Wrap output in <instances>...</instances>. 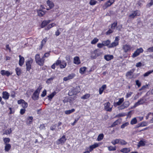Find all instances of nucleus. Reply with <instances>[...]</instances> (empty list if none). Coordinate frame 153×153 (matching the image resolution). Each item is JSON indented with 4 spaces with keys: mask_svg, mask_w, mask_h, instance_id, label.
<instances>
[{
    "mask_svg": "<svg viewBox=\"0 0 153 153\" xmlns=\"http://www.w3.org/2000/svg\"><path fill=\"white\" fill-rule=\"evenodd\" d=\"M67 65L66 62L64 60L62 61H61V63L60 64V68L61 69L65 68Z\"/></svg>",
    "mask_w": 153,
    "mask_h": 153,
    "instance_id": "nucleus-26",
    "label": "nucleus"
},
{
    "mask_svg": "<svg viewBox=\"0 0 153 153\" xmlns=\"http://www.w3.org/2000/svg\"><path fill=\"white\" fill-rule=\"evenodd\" d=\"M74 63L76 65H79L81 63L80 60L79 56L75 57L73 59Z\"/></svg>",
    "mask_w": 153,
    "mask_h": 153,
    "instance_id": "nucleus-19",
    "label": "nucleus"
},
{
    "mask_svg": "<svg viewBox=\"0 0 153 153\" xmlns=\"http://www.w3.org/2000/svg\"><path fill=\"white\" fill-rule=\"evenodd\" d=\"M108 149L109 151H114L116 150V147H113L112 146H110L108 147Z\"/></svg>",
    "mask_w": 153,
    "mask_h": 153,
    "instance_id": "nucleus-45",
    "label": "nucleus"
},
{
    "mask_svg": "<svg viewBox=\"0 0 153 153\" xmlns=\"http://www.w3.org/2000/svg\"><path fill=\"white\" fill-rule=\"evenodd\" d=\"M1 74L2 76H9L11 75L12 73H10L8 71H5L4 70H2L1 71Z\"/></svg>",
    "mask_w": 153,
    "mask_h": 153,
    "instance_id": "nucleus-17",
    "label": "nucleus"
},
{
    "mask_svg": "<svg viewBox=\"0 0 153 153\" xmlns=\"http://www.w3.org/2000/svg\"><path fill=\"white\" fill-rule=\"evenodd\" d=\"M17 103L21 105V106L23 108L25 109L28 106L27 103L23 100L21 99L18 100Z\"/></svg>",
    "mask_w": 153,
    "mask_h": 153,
    "instance_id": "nucleus-9",
    "label": "nucleus"
},
{
    "mask_svg": "<svg viewBox=\"0 0 153 153\" xmlns=\"http://www.w3.org/2000/svg\"><path fill=\"white\" fill-rule=\"evenodd\" d=\"M47 41V39L46 38L43 39L41 42V45L40 46V49H41L42 48L43 46L45 44Z\"/></svg>",
    "mask_w": 153,
    "mask_h": 153,
    "instance_id": "nucleus-38",
    "label": "nucleus"
},
{
    "mask_svg": "<svg viewBox=\"0 0 153 153\" xmlns=\"http://www.w3.org/2000/svg\"><path fill=\"white\" fill-rule=\"evenodd\" d=\"M47 3L50 7V9L52 8L54 6V3L51 1L48 0L47 1Z\"/></svg>",
    "mask_w": 153,
    "mask_h": 153,
    "instance_id": "nucleus-29",
    "label": "nucleus"
},
{
    "mask_svg": "<svg viewBox=\"0 0 153 153\" xmlns=\"http://www.w3.org/2000/svg\"><path fill=\"white\" fill-rule=\"evenodd\" d=\"M99 145V143H95L94 144L90 146L89 147V152H91L94 149L98 147Z\"/></svg>",
    "mask_w": 153,
    "mask_h": 153,
    "instance_id": "nucleus-20",
    "label": "nucleus"
},
{
    "mask_svg": "<svg viewBox=\"0 0 153 153\" xmlns=\"http://www.w3.org/2000/svg\"><path fill=\"white\" fill-rule=\"evenodd\" d=\"M54 78V77H52L48 79L47 80L46 83L48 84L50 83L51 82V81L53 80Z\"/></svg>",
    "mask_w": 153,
    "mask_h": 153,
    "instance_id": "nucleus-54",
    "label": "nucleus"
},
{
    "mask_svg": "<svg viewBox=\"0 0 153 153\" xmlns=\"http://www.w3.org/2000/svg\"><path fill=\"white\" fill-rule=\"evenodd\" d=\"M146 101V100L144 97L141 98L134 104L133 106V108H135L140 105L143 104Z\"/></svg>",
    "mask_w": 153,
    "mask_h": 153,
    "instance_id": "nucleus-5",
    "label": "nucleus"
},
{
    "mask_svg": "<svg viewBox=\"0 0 153 153\" xmlns=\"http://www.w3.org/2000/svg\"><path fill=\"white\" fill-rule=\"evenodd\" d=\"M66 140L65 135H63L59 139L56 141V143L57 145L63 144Z\"/></svg>",
    "mask_w": 153,
    "mask_h": 153,
    "instance_id": "nucleus-10",
    "label": "nucleus"
},
{
    "mask_svg": "<svg viewBox=\"0 0 153 153\" xmlns=\"http://www.w3.org/2000/svg\"><path fill=\"white\" fill-rule=\"evenodd\" d=\"M137 120L135 117L133 118L131 121L130 123L131 125L136 124L137 123Z\"/></svg>",
    "mask_w": 153,
    "mask_h": 153,
    "instance_id": "nucleus-47",
    "label": "nucleus"
},
{
    "mask_svg": "<svg viewBox=\"0 0 153 153\" xmlns=\"http://www.w3.org/2000/svg\"><path fill=\"white\" fill-rule=\"evenodd\" d=\"M51 22L50 20L44 21L41 25V27L43 28Z\"/></svg>",
    "mask_w": 153,
    "mask_h": 153,
    "instance_id": "nucleus-25",
    "label": "nucleus"
},
{
    "mask_svg": "<svg viewBox=\"0 0 153 153\" xmlns=\"http://www.w3.org/2000/svg\"><path fill=\"white\" fill-rule=\"evenodd\" d=\"M153 72V71H152V70H150L148 71L147 72L145 73L143 75V76L144 77H147L150 74H152Z\"/></svg>",
    "mask_w": 153,
    "mask_h": 153,
    "instance_id": "nucleus-44",
    "label": "nucleus"
},
{
    "mask_svg": "<svg viewBox=\"0 0 153 153\" xmlns=\"http://www.w3.org/2000/svg\"><path fill=\"white\" fill-rule=\"evenodd\" d=\"M121 122V119H118L114 122L113 124L111 126V127H113L115 126L116 125H117L120 123Z\"/></svg>",
    "mask_w": 153,
    "mask_h": 153,
    "instance_id": "nucleus-22",
    "label": "nucleus"
},
{
    "mask_svg": "<svg viewBox=\"0 0 153 153\" xmlns=\"http://www.w3.org/2000/svg\"><path fill=\"white\" fill-rule=\"evenodd\" d=\"M49 53H50V52L46 53H45L44 55L42 56L43 57V58H44V59L45 58H47L50 55Z\"/></svg>",
    "mask_w": 153,
    "mask_h": 153,
    "instance_id": "nucleus-56",
    "label": "nucleus"
},
{
    "mask_svg": "<svg viewBox=\"0 0 153 153\" xmlns=\"http://www.w3.org/2000/svg\"><path fill=\"white\" fill-rule=\"evenodd\" d=\"M56 92L54 91L50 95L48 96L49 100H51V99L56 94Z\"/></svg>",
    "mask_w": 153,
    "mask_h": 153,
    "instance_id": "nucleus-43",
    "label": "nucleus"
},
{
    "mask_svg": "<svg viewBox=\"0 0 153 153\" xmlns=\"http://www.w3.org/2000/svg\"><path fill=\"white\" fill-rule=\"evenodd\" d=\"M33 62V60L30 59L29 60L26 62V70L27 71H29L31 69V65Z\"/></svg>",
    "mask_w": 153,
    "mask_h": 153,
    "instance_id": "nucleus-13",
    "label": "nucleus"
},
{
    "mask_svg": "<svg viewBox=\"0 0 153 153\" xmlns=\"http://www.w3.org/2000/svg\"><path fill=\"white\" fill-rule=\"evenodd\" d=\"M26 110L25 108H22L21 109L20 111V114H23L25 112Z\"/></svg>",
    "mask_w": 153,
    "mask_h": 153,
    "instance_id": "nucleus-58",
    "label": "nucleus"
},
{
    "mask_svg": "<svg viewBox=\"0 0 153 153\" xmlns=\"http://www.w3.org/2000/svg\"><path fill=\"white\" fill-rule=\"evenodd\" d=\"M96 2L97 1L94 0H91L89 3L91 5H94L96 4Z\"/></svg>",
    "mask_w": 153,
    "mask_h": 153,
    "instance_id": "nucleus-57",
    "label": "nucleus"
},
{
    "mask_svg": "<svg viewBox=\"0 0 153 153\" xmlns=\"http://www.w3.org/2000/svg\"><path fill=\"white\" fill-rule=\"evenodd\" d=\"M111 143L113 145L119 144L121 145H125L127 144V142L124 140L121 139H116L111 141Z\"/></svg>",
    "mask_w": 153,
    "mask_h": 153,
    "instance_id": "nucleus-3",
    "label": "nucleus"
},
{
    "mask_svg": "<svg viewBox=\"0 0 153 153\" xmlns=\"http://www.w3.org/2000/svg\"><path fill=\"white\" fill-rule=\"evenodd\" d=\"M104 46V45L102 42V43H98L97 44V47L99 48H102Z\"/></svg>",
    "mask_w": 153,
    "mask_h": 153,
    "instance_id": "nucleus-63",
    "label": "nucleus"
},
{
    "mask_svg": "<svg viewBox=\"0 0 153 153\" xmlns=\"http://www.w3.org/2000/svg\"><path fill=\"white\" fill-rule=\"evenodd\" d=\"M125 108H126V107H125V106L123 104L122 105H121L118 107V109L119 110H122L123 109H124Z\"/></svg>",
    "mask_w": 153,
    "mask_h": 153,
    "instance_id": "nucleus-51",
    "label": "nucleus"
},
{
    "mask_svg": "<svg viewBox=\"0 0 153 153\" xmlns=\"http://www.w3.org/2000/svg\"><path fill=\"white\" fill-rule=\"evenodd\" d=\"M119 39L118 37H116L114 41L111 44L109 45L108 47L109 48H111L117 46L119 44Z\"/></svg>",
    "mask_w": 153,
    "mask_h": 153,
    "instance_id": "nucleus-8",
    "label": "nucleus"
},
{
    "mask_svg": "<svg viewBox=\"0 0 153 153\" xmlns=\"http://www.w3.org/2000/svg\"><path fill=\"white\" fill-rule=\"evenodd\" d=\"M118 100H119L117 102H114L113 105L115 107L120 105L124 101V99L123 97L119 98Z\"/></svg>",
    "mask_w": 153,
    "mask_h": 153,
    "instance_id": "nucleus-15",
    "label": "nucleus"
},
{
    "mask_svg": "<svg viewBox=\"0 0 153 153\" xmlns=\"http://www.w3.org/2000/svg\"><path fill=\"white\" fill-rule=\"evenodd\" d=\"M153 4V0H151L150 2L148 4L146 5V7H150Z\"/></svg>",
    "mask_w": 153,
    "mask_h": 153,
    "instance_id": "nucleus-60",
    "label": "nucleus"
},
{
    "mask_svg": "<svg viewBox=\"0 0 153 153\" xmlns=\"http://www.w3.org/2000/svg\"><path fill=\"white\" fill-rule=\"evenodd\" d=\"M12 132V130L11 128L8 129L6 130L3 133L4 134H10Z\"/></svg>",
    "mask_w": 153,
    "mask_h": 153,
    "instance_id": "nucleus-40",
    "label": "nucleus"
},
{
    "mask_svg": "<svg viewBox=\"0 0 153 153\" xmlns=\"http://www.w3.org/2000/svg\"><path fill=\"white\" fill-rule=\"evenodd\" d=\"M101 52L97 50H95L91 53V57L93 59H95L101 54Z\"/></svg>",
    "mask_w": 153,
    "mask_h": 153,
    "instance_id": "nucleus-7",
    "label": "nucleus"
},
{
    "mask_svg": "<svg viewBox=\"0 0 153 153\" xmlns=\"http://www.w3.org/2000/svg\"><path fill=\"white\" fill-rule=\"evenodd\" d=\"M42 88V86L41 85L39 86L34 92L32 97L33 100H35L38 99L39 94Z\"/></svg>",
    "mask_w": 153,
    "mask_h": 153,
    "instance_id": "nucleus-2",
    "label": "nucleus"
},
{
    "mask_svg": "<svg viewBox=\"0 0 153 153\" xmlns=\"http://www.w3.org/2000/svg\"><path fill=\"white\" fill-rule=\"evenodd\" d=\"M145 143L143 141L140 140L139 143L138 144V146L139 147L140 146H145Z\"/></svg>",
    "mask_w": 153,
    "mask_h": 153,
    "instance_id": "nucleus-50",
    "label": "nucleus"
},
{
    "mask_svg": "<svg viewBox=\"0 0 153 153\" xmlns=\"http://www.w3.org/2000/svg\"><path fill=\"white\" fill-rule=\"evenodd\" d=\"M110 41L108 39L102 42V43H103L104 46H107L108 47L110 44Z\"/></svg>",
    "mask_w": 153,
    "mask_h": 153,
    "instance_id": "nucleus-37",
    "label": "nucleus"
},
{
    "mask_svg": "<svg viewBox=\"0 0 153 153\" xmlns=\"http://www.w3.org/2000/svg\"><path fill=\"white\" fill-rule=\"evenodd\" d=\"M4 150L5 152H8L11 148V145L10 144H5Z\"/></svg>",
    "mask_w": 153,
    "mask_h": 153,
    "instance_id": "nucleus-28",
    "label": "nucleus"
},
{
    "mask_svg": "<svg viewBox=\"0 0 153 153\" xmlns=\"http://www.w3.org/2000/svg\"><path fill=\"white\" fill-rule=\"evenodd\" d=\"M75 111V109L73 108L71 110H67L65 111V113L66 114H69L72 113Z\"/></svg>",
    "mask_w": 153,
    "mask_h": 153,
    "instance_id": "nucleus-35",
    "label": "nucleus"
},
{
    "mask_svg": "<svg viewBox=\"0 0 153 153\" xmlns=\"http://www.w3.org/2000/svg\"><path fill=\"white\" fill-rule=\"evenodd\" d=\"M120 151L123 153H128L130 151V149L129 148H125L122 149Z\"/></svg>",
    "mask_w": 153,
    "mask_h": 153,
    "instance_id": "nucleus-27",
    "label": "nucleus"
},
{
    "mask_svg": "<svg viewBox=\"0 0 153 153\" xmlns=\"http://www.w3.org/2000/svg\"><path fill=\"white\" fill-rule=\"evenodd\" d=\"M79 92L77 88L71 89L68 92V94L69 96H72V95H76Z\"/></svg>",
    "mask_w": 153,
    "mask_h": 153,
    "instance_id": "nucleus-11",
    "label": "nucleus"
},
{
    "mask_svg": "<svg viewBox=\"0 0 153 153\" xmlns=\"http://www.w3.org/2000/svg\"><path fill=\"white\" fill-rule=\"evenodd\" d=\"M143 49L141 48H140L137 49L136 51H135L134 53L133 54L132 56L133 58H134L137 56H138L140 54V53H141L143 51Z\"/></svg>",
    "mask_w": 153,
    "mask_h": 153,
    "instance_id": "nucleus-12",
    "label": "nucleus"
},
{
    "mask_svg": "<svg viewBox=\"0 0 153 153\" xmlns=\"http://www.w3.org/2000/svg\"><path fill=\"white\" fill-rule=\"evenodd\" d=\"M129 125V123L128 122H126L123 124H122L121 126V128H124L126 127L127 126Z\"/></svg>",
    "mask_w": 153,
    "mask_h": 153,
    "instance_id": "nucleus-53",
    "label": "nucleus"
},
{
    "mask_svg": "<svg viewBox=\"0 0 153 153\" xmlns=\"http://www.w3.org/2000/svg\"><path fill=\"white\" fill-rule=\"evenodd\" d=\"M104 137L103 134H101L99 135L97 138V140L98 141L101 140L103 139Z\"/></svg>",
    "mask_w": 153,
    "mask_h": 153,
    "instance_id": "nucleus-41",
    "label": "nucleus"
},
{
    "mask_svg": "<svg viewBox=\"0 0 153 153\" xmlns=\"http://www.w3.org/2000/svg\"><path fill=\"white\" fill-rule=\"evenodd\" d=\"M114 1V0H109L106 4L105 5L106 7L111 6Z\"/></svg>",
    "mask_w": 153,
    "mask_h": 153,
    "instance_id": "nucleus-36",
    "label": "nucleus"
},
{
    "mask_svg": "<svg viewBox=\"0 0 153 153\" xmlns=\"http://www.w3.org/2000/svg\"><path fill=\"white\" fill-rule=\"evenodd\" d=\"M86 69V67H81L79 69V73L81 74H84L85 73Z\"/></svg>",
    "mask_w": 153,
    "mask_h": 153,
    "instance_id": "nucleus-33",
    "label": "nucleus"
},
{
    "mask_svg": "<svg viewBox=\"0 0 153 153\" xmlns=\"http://www.w3.org/2000/svg\"><path fill=\"white\" fill-rule=\"evenodd\" d=\"M123 104L124 105L126 108L128 107L130 105V103L128 101H126L124 102Z\"/></svg>",
    "mask_w": 153,
    "mask_h": 153,
    "instance_id": "nucleus-52",
    "label": "nucleus"
},
{
    "mask_svg": "<svg viewBox=\"0 0 153 153\" xmlns=\"http://www.w3.org/2000/svg\"><path fill=\"white\" fill-rule=\"evenodd\" d=\"M56 128V126L55 125H54L51 126L50 129L51 130L53 131Z\"/></svg>",
    "mask_w": 153,
    "mask_h": 153,
    "instance_id": "nucleus-64",
    "label": "nucleus"
},
{
    "mask_svg": "<svg viewBox=\"0 0 153 153\" xmlns=\"http://www.w3.org/2000/svg\"><path fill=\"white\" fill-rule=\"evenodd\" d=\"M123 49L125 53H126L130 51L131 47L129 45L126 44L123 46Z\"/></svg>",
    "mask_w": 153,
    "mask_h": 153,
    "instance_id": "nucleus-16",
    "label": "nucleus"
},
{
    "mask_svg": "<svg viewBox=\"0 0 153 153\" xmlns=\"http://www.w3.org/2000/svg\"><path fill=\"white\" fill-rule=\"evenodd\" d=\"M90 96V94H87L85 95H83L81 97V98L82 99H88Z\"/></svg>",
    "mask_w": 153,
    "mask_h": 153,
    "instance_id": "nucleus-42",
    "label": "nucleus"
},
{
    "mask_svg": "<svg viewBox=\"0 0 153 153\" xmlns=\"http://www.w3.org/2000/svg\"><path fill=\"white\" fill-rule=\"evenodd\" d=\"M15 71H16V74L18 76H19L21 74V70L20 68H16L15 69Z\"/></svg>",
    "mask_w": 153,
    "mask_h": 153,
    "instance_id": "nucleus-46",
    "label": "nucleus"
},
{
    "mask_svg": "<svg viewBox=\"0 0 153 153\" xmlns=\"http://www.w3.org/2000/svg\"><path fill=\"white\" fill-rule=\"evenodd\" d=\"M37 13L39 16H43L45 13L46 11L43 10H37Z\"/></svg>",
    "mask_w": 153,
    "mask_h": 153,
    "instance_id": "nucleus-32",
    "label": "nucleus"
},
{
    "mask_svg": "<svg viewBox=\"0 0 153 153\" xmlns=\"http://www.w3.org/2000/svg\"><path fill=\"white\" fill-rule=\"evenodd\" d=\"M136 84L137 85L138 87H139L141 86V82H139V80H137L135 81Z\"/></svg>",
    "mask_w": 153,
    "mask_h": 153,
    "instance_id": "nucleus-61",
    "label": "nucleus"
},
{
    "mask_svg": "<svg viewBox=\"0 0 153 153\" xmlns=\"http://www.w3.org/2000/svg\"><path fill=\"white\" fill-rule=\"evenodd\" d=\"M113 58L114 56L112 55H105L104 56V58L107 61H109L113 59Z\"/></svg>",
    "mask_w": 153,
    "mask_h": 153,
    "instance_id": "nucleus-23",
    "label": "nucleus"
},
{
    "mask_svg": "<svg viewBox=\"0 0 153 153\" xmlns=\"http://www.w3.org/2000/svg\"><path fill=\"white\" fill-rule=\"evenodd\" d=\"M2 97L4 100H8L9 98L10 94L9 93L6 91H3L2 93Z\"/></svg>",
    "mask_w": 153,
    "mask_h": 153,
    "instance_id": "nucleus-18",
    "label": "nucleus"
},
{
    "mask_svg": "<svg viewBox=\"0 0 153 153\" xmlns=\"http://www.w3.org/2000/svg\"><path fill=\"white\" fill-rule=\"evenodd\" d=\"M104 109L106 111L111 112L112 111L113 106L109 102L104 103Z\"/></svg>",
    "mask_w": 153,
    "mask_h": 153,
    "instance_id": "nucleus-6",
    "label": "nucleus"
},
{
    "mask_svg": "<svg viewBox=\"0 0 153 153\" xmlns=\"http://www.w3.org/2000/svg\"><path fill=\"white\" fill-rule=\"evenodd\" d=\"M76 76L74 73H71L69 74L68 76L66 77H64L63 79L64 81H66L68 80L73 79Z\"/></svg>",
    "mask_w": 153,
    "mask_h": 153,
    "instance_id": "nucleus-14",
    "label": "nucleus"
},
{
    "mask_svg": "<svg viewBox=\"0 0 153 153\" xmlns=\"http://www.w3.org/2000/svg\"><path fill=\"white\" fill-rule=\"evenodd\" d=\"M99 41V39L97 38H94L91 42V44H95Z\"/></svg>",
    "mask_w": 153,
    "mask_h": 153,
    "instance_id": "nucleus-49",
    "label": "nucleus"
},
{
    "mask_svg": "<svg viewBox=\"0 0 153 153\" xmlns=\"http://www.w3.org/2000/svg\"><path fill=\"white\" fill-rule=\"evenodd\" d=\"M117 25V22H114L112 24L111 28L112 30L114 29Z\"/></svg>",
    "mask_w": 153,
    "mask_h": 153,
    "instance_id": "nucleus-48",
    "label": "nucleus"
},
{
    "mask_svg": "<svg viewBox=\"0 0 153 153\" xmlns=\"http://www.w3.org/2000/svg\"><path fill=\"white\" fill-rule=\"evenodd\" d=\"M47 93V91L45 89L42 92L41 95L42 97H44L46 95Z\"/></svg>",
    "mask_w": 153,
    "mask_h": 153,
    "instance_id": "nucleus-55",
    "label": "nucleus"
},
{
    "mask_svg": "<svg viewBox=\"0 0 153 153\" xmlns=\"http://www.w3.org/2000/svg\"><path fill=\"white\" fill-rule=\"evenodd\" d=\"M3 140L4 143V144H8V143L10 141V139L9 138H3Z\"/></svg>",
    "mask_w": 153,
    "mask_h": 153,
    "instance_id": "nucleus-39",
    "label": "nucleus"
},
{
    "mask_svg": "<svg viewBox=\"0 0 153 153\" xmlns=\"http://www.w3.org/2000/svg\"><path fill=\"white\" fill-rule=\"evenodd\" d=\"M106 85H102L101 88H100L99 90V92L100 94H101L104 90L106 88Z\"/></svg>",
    "mask_w": 153,
    "mask_h": 153,
    "instance_id": "nucleus-30",
    "label": "nucleus"
},
{
    "mask_svg": "<svg viewBox=\"0 0 153 153\" xmlns=\"http://www.w3.org/2000/svg\"><path fill=\"white\" fill-rule=\"evenodd\" d=\"M148 124V123L147 122H143L140 123L138 124L137 127H142L146 126H147Z\"/></svg>",
    "mask_w": 153,
    "mask_h": 153,
    "instance_id": "nucleus-31",
    "label": "nucleus"
},
{
    "mask_svg": "<svg viewBox=\"0 0 153 153\" xmlns=\"http://www.w3.org/2000/svg\"><path fill=\"white\" fill-rule=\"evenodd\" d=\"M35 60L36 62L40 66L44 65L45 59L43 57L41 58L39 54H36L35 56Z\"/></svg>",
    "mask_w": 153,
    "mask_h": 153,
    "instance_id": "nucleus-1",
    "label": "nucleus"
},
{
    "mask_svg": "<svg viewBox=\"0 0 153 153\" xmlns=\"http://www.w3.org/2000/svg\"><path fill=\"white\" fill-rule=\"evenodd\" d=\"M132 74L133 72L131 71H130L126 73V76L127 78L131 79L133 77Z\"/></svg>",
    "mask_w": 153,
    "mask_h": 153,
    "instance_id": "nucleus-24",
    "label": "nucleus"
},
{
    "mask_svg": "<svg viewBox=\"0 0 153 153\" xmlns=\"http://www.w3.org/2000/svg\"><path fill=\"white\" fill-rule=\"evenodd\" d=\"M56 26V24L54 23H52L49 25L48 26L46 27L45 29L46 30H49L52 27Z\"/></svg>",
    "mask_w": 153,
    "mask_h": 153,
    "instance_id": "nucleus-34",
    "label": "nucleus"
},
{
    "mask_svg": "<svg viewBox=\"0 0 153 153\" xmlns=\"http://www.w3.org/2000/svg\"><path fill=\"white\" fill-rule=\"evenodd\" d=\"M140 15V12L139 10H135L131 12L129 15V19H133L136 16H139Z\"/></svg>",
    "mask_w": 153,
    "mask_h": 153,
    "instance_id": "nucleus-4",
    "label": "nucleus"
},
{
    "mask_svg": "<svg viewBox=\"0 0 153 153\" xmlns=\"http://www.w3.org/2000/svg\"><path fill=\"white\" fill-rule=\"evenodd\" d=\"M132 94L133 93L132 92H129L127 93L126 96V98H128L130 97V96H131Z\"/></svg>",
    "mask_w": 153,
    "mask_h": 153,
    "instance_id": "nucleus-59",
    "label": "nucleus"
},
{
    "mask_svg": "<svg viewBox=\"0 0 153 153\" xmlns=\"http://www.w3.org/2000/svg\"><path fill=\"white\" fill-rule=\"evenodd\" d=\"M19 65L20 66H22L25 61V59L23 57H22L20 55L19 56Z\"/></svg>",
    "mask_w": 153,
    "mask_h": 153,
    "instance_id": "nucleus-21",
    "label": "nucleus"
},
{
    "mask_svg": "<svg viewBox=\"0 0 153 153\" xmlns=\"http://www.w3.org/2000/svg\"><path fill=\"white\" fill-rule=\"evenodd\" d=\"M61 61H60V60H56V62L55 63H54L55 64V65L56 66L59 65V66L60 67V64L61 63Z\"/></svg>",
    "mask_w": 153,
    "mask_h": 153,
    "instance_id": "nucleus-62",
    "label": "nucleus"
}]
</instances>
